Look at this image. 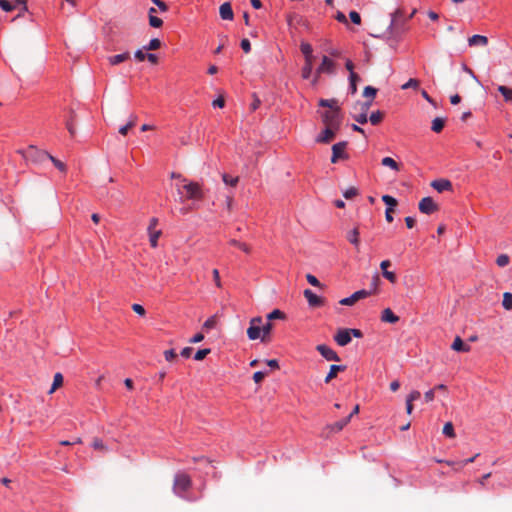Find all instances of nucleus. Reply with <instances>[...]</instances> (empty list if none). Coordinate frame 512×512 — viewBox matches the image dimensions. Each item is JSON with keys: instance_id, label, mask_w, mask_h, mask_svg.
<instances>
[{"instance_id": "nucleus-40", "label": "nucleus", "mask_w": 512, "mask_h": 512, "mask_svg": "<svg viewBox=\"0 0 512 512\" xmlns=\"http://www.w3.org/2000/svg\"><path fill=\"white\" fill-rule=\"evenodd\" d=\"M502 305L503 307L506 309V310H511L512 309V294L509 293V292H505L503 294V301H502Z\"/></svg>"}, {"instance_id": "nucleus-36", "label": "nucleus", "mask_w": 512, "mask_h": 512, "mask_svg": "<svg viewBox=\"0 0 512 512\" xmlns=\"http://www.w3.org/2000/svg\"><path fill=\"white\" fill-rule=\"evenodd\" d=\"M149 233V241L150 245L153 248H156L158 245V239L161 236L162 232L160 230L154 231V232H148Z\"/></svg>"}, {"instance_id": "nucleus-43", "label": "nucleus", "mask_w": 512, "mask_h": 512, "mask_svg": "<svg viewBox=\"0 0 512 512\" xmlns=\"http://www.w3.org/2000/svg\"><path fill=\"white\" fill-rule=\"evenodd\" d=\"M284 318H285V314L278 309L273 310L272 312H270L267 315V320L270 322L274 319H284Z\"/></svg>"}, {"instance_id": "nucleus-6", "label": "nucleus", "mask_w": 512, "mask_h": 512, "mask_svg": "<svg viewBox=\"0 0 512 512\" xmlns=\"http://www.w3.org/2000/svg\"><path fill=\"white\" fill-rule=\"evenodd\" d=\"M191 487V479L185 473H179L175 476L173 489L174 492L180 495L182 492L187 491Z\"/></svg>"}, {"instance_id": "nucleus-30", "label": "nucleus", "mask_w": 512, "mask_h": 512, "mask_svg": "<svg viewBox=\"0 0 512 512\" xmlns=\"http://www.w3.org/2000/svg\"><path fill=\"white\" fill-rule=\"evenodd\" d=\"M273 329V325L270 321H267L265 324H261V330H262V337H261V341L262 342H266L271 331Z\"/></svg>"}, {"instance_id": "nucleus-12", "label": "nucleus", "mask_w": 512, "mask_h": 512, "mask_svg": "<svg viewBox=\"0 0 512 512\" xmlns=\"http://www.w3.org/2000/svg\"><path fill=\"white\" fill-rule=\"evenodd\" d=\"M347 142L342 141L333 145L331 160L345 159L348 158L346 154Z\"/></svg>"}, {"instance_id": "nucleus-10", "label": "nucleus", "mask_w": 512, "mask_h": 512, "mask_svg": "<svg viewBox=\"0 0 512 512\" xmlns=\"http://www.w3.org/2000/svg\"><path fill=\"white\" fill-rule=\"evenodd\" d=\"M338 131V128L325 126L324 130L317 136L316 141L319 143H329L335 138Z\"/></svg>"}, {"instance_id": "nucleus-14", "label": "nucleus", "mask_w": 512, "mask_h": 512, "mask_svg": "<svg viewBox=\"0 0 512 512\" xmlns=\"http://www.w3.org/2000/svg\"><path fill=\"white\" fill-rule=\"evenodd\" d=\"M334 340L339 346H346L351 342V332L349 329H340L335 334Z\"/></svg>"}, {"instance_id": "nucleus-13", "label": "nucleus", "mask_w": 512, "mask_h": 512, "mask_svg": "<svg viewBox=\"0 0 512 512\" xmlns=\"http://www.w3.org/2000/svg\"><path fill=\"white\" fill-rule=\"evenodd\" d=\"M317 351L328 361H340L338 354L327 345L320 344L316 347Z\"/></svg>"}, {"instance_id": "nucleus-33", "label": "nucleus", "mask_w": 512, "mask_h": 512, "mask_svg": "<svg viewBox=\"0 0 512 512\" xmlns=\"http://www.w3.org/2000/svg\"><path fill=\"white\" fill-rule=\"evenodd\" d=\"M444 124H445L444 119L437 117L432 121L431 129H432V131L439 133L443 130Z\"/></svg>"}, {"instance_id": "nucleus-53", "label": "nucleus", "mask_w": 512, "mask_h": 512, "mask_svg": "<svg viewBox=\"0 0 512 512\" xmlns=\"http://www.w3.org/2000/svg\"><path fill=\"white\" fill-rule=\"evenodd\" d=\"M349 17H350V20L354 24H356V25H360L361 24V16H360V14L357 11H350Z\"/></svg>"}, {"instance_id": "nucleus-24", "label": "nucleus", "mask_w": 512, "mask_h": 512, "mask_svg": "<svg viewBox=\"0 0 512 512\" xmlns=\"http://www.w3.org/2000/svg\"><path fill=\"white\" fill-rule=\"evenodd\" d=\"M451 348L457 352H468L470 350V346L465 344L459 336L454 339Z\"/></svg>"}, {"instance_id": "nucleus-28", "label": "nucleus", "mask_w": 512, "mask_h": 512, "mask_svg": "<svg viewBox=\"0 0 512 512\" xmlns=\"http://www.w3.org/2000/svg\"><path fill=\"white\" fill-rule=\"evenodd\" d=\"M300 51L303 54L304 59L315 58L313 55V48H312L311 44H309L307 42L301 43Z\"/></svg>"}, {"instance_id": "nucleus-15", "label": "nucleus", "mask_w": 512, "mask_h": 512, "mask_svg": "<svg viewBox=\"0 0 512 512\" xmlns=\"http://www.w3.org/2000/svg\"><path fill=\"white\" fill-rule=\"evenodd\" d=\"M315 58L304 59V65L301 69V77L305 80L312 79L313 74V62Z\"/></svg>"}, {"instance_id": "nucleus-55", "label": "nucleus", "mask_w": 512, "mask_h": 512, "mask_svg": "<svg viewBox=\"0 0 512 512\" xmlns=\"http://www.w3.org/2000/svg\"><path fill=\"white\" fill-rule=\"evenodd\" d=\"M478 456H479V454H476V455H474V456H473V457H471V458H468V459H466V460H464V461H460V462H458V463H457V464H458V468H457V469H462V468H463V467H465L467 464H469V463H473V462L475 461V459H476Z\"/></svg>"}, {"instance_id": "nucleus-56", "label": "nucleus", "mask_w": 512, "mask_h": 512, "mask_svg": "<svg viewBox=\"0 0 512 512\" xmlns=\"http://www.w3.org/2000/svg\"><path fill=\"white\" fill-rule=\"evenodd\" d=\"M240 46L245 53H249L251 51L250 41L246 38L241 40Z\"/></svg>"}, {"instance_id": "nucleus-59", "label": "nucleus", "mask_w": 512, "mask_h": 512, "mask_svg": "<svg viewBox=\"0 0 512 512\" xmlns=\"http://www.w3.org/2000/svg\"><path fill=\"white\" fill-rule=\"evenodd\" d=\"M164 357L167 361H172L177 357V354L174 349H170L164 352Z\"/></svg>"}, {"instance_id": "nucleus-4", "label": "nucleus", "mask_w": 512, "mask_h": 512, "mask_svg": "<svg viewBox=\"0 0 512 512\" xmlns=\"http://www.w3.org/2000/svg\"><path fill=\"white\" fill-rule=\"evenodd\" d=\"M23 160H57L47 151L41 150L36 146H28L26 149L19 151Z\"/></svg>"}, {"instance_id": "nucleus-37", "label": "nucleus", "mask_w": 512, "mask_h": 512, "mask_svg": "<svg viewBox=\"0 0 512 512\" xmlns=\"http://www.w3.org/2000/svg\"><path fill=\"white\" fill-rule=\"evenodd\" d=\"M443 434L449 438H455L456 434L454 431V426L451 422L445 423L443 427Z\"/></svg>"}, {"instance_id": "nucleus-1", "label": "nucleus", "mask_w": 512, "mask_h": 512, "mask_svg": "<svg viewBox=\"0 0 512 512\" xmlns=\"http://www.w3.org/2000/svg\"><path fill=\"white\" fill-rule=\"evenodd\" d=\"M171 178L179 180V182L176 183V187L179 192L181 188L185 190L187 199L199 200L203 198V192L199 183L188 182L186 178L175 172L171 173Z\"/></svg>"}, {"instance_id": "nucleus-32", "label": "nucleus", "mask_w": 512, "mask_h": 512, "mask_svg": "<svg viewBox=\"0 0 512 512\" xmlns=\"http://www.w3.org/2000/svg\"><path fill=\"white\" fill-rule=\"evenodd\" d=\"M497 90L504 97L505 101H512V89L503 85L498 86Z\"/></svg>"}, {"instance_id": "nucleus-23", "label": "nucleus", "mask_w": 512, "mask_h": 512, "mask_svg": "<svg viewBox=\"0 0 512 512\" xmlns=\"http://www.w3.org/2000/svg\"><path fill=\"white\" fill-rule=\"evenodd\" d=\"M346 366L344 365H331L330 370L325 377V383H329L332 379H334L339 372L345 371Z\"/></svg>"}, {"instance_id": "nucleus-21", "label": "nucleus", "mask_w": 512, "mask_h": 512, "mask_svg": "<svg viewBox=\"0 0 512 512\" xmlns=\"http://www.w3.org/2000/svg\"><path fill=\"white\" fill-rule=\"evenodd\" d=\"M157 10L154 7H151L148 10V16H149V25L153 28H160L163 25L162 19L155 16V13Z\"/></svg>"}, {"instance_id": "nucleus-42", "label": "nucleus", "mask_w": 512, "mask_h": 512, "mask_svg": "<svg viewBox=\"0 0 512 512\" xmlns=\"http://www.w3.org/2000/svg\"><path fill=\"white\" fill-rule=\"evenodd\" d=\"M222 179L226 185H230V186H236V184L238 183V180H239L238 177H233L226 173H224L222 175Z\"/></svg>"}, {"instance_id": "nucleus-22", "label": "nucleus", "mask_w": 512, "mask_h": 512, "mask_svg": "<svg viewBox=\"0 0 512 512\" xmlns=\"http://www.w3.org/2000/svg\"><path fill=\"white\" fill-rule=\"evenodd\" d=\"M320 107L328 108V110H341L337 99H320L318 102Z\"/></svg>"}, {"instance_id": "nucleus-63", "label": "nucleus", "mask_w": 512, "mask_h": 512, "mask_svg": "<svg viewBox=\"0 0 512 512\" xmlns=\"http://www.w3.org/2000/svg\"><path fill=\"white\" fill-rule=\"evenodd\" d=\"M213 107L223 108L225 106V99L222 96L216 98L213 103Z\"/></svg>"}, {"instance_id": "nucleus-49", "label": "nucleus", "mask_w": 512, "mask_h": 512, "mask_svg": "<svg viewBox=\"0 0 512 512\" xmlns=\"http://www.w3.org/2000/svg\"><path fill=\"white\" fill-rule=\"evenodd\" d=\"M92 446L94 449L96 450H101V451H107V448L106 446L104 445L103 441L99 438H95L92 442Z\"/></svg>"}, {"instance_id": "nucleus-2", "label": "nucleus", "mask_w": 512, "mask_h": 512, "mask_svg": "<svg viewBox=\"0 0 512 512\" xmlns=\"http://www.w3.org/2000/svg\"><path fill=\"white\" fill-rule=\"evenodd\" d=\"M417 13V9H413L411 13H409L407 18H404L403 11L398 9L392 16L391 24L389 26L392 34H400L407 30L406 22L412 19Z\"/></svg>"}, {"instance_id": "nucleus-7", "label": "nucleus", "mask_w": 512, "mask_h": 512, "mask_svg": "<svg viewBox=\"0 0 512 512\" xmlns=\"http://www.w3.org/2000/svg\"><path fill=\"white\" fill-rule=\"evenodd\" d=\"M249 324L250 325L247 329L248 338L250 340L261 339V337H262V330H261L262 318L254 317L250 320Z\"/></svg>"}, {"instance_id": "nucleus-60", "label": "nucleus", "mask_w": 512, "mask_h": 512, "mask_svg": "<svg viewBox=\"0 0 512 512\" xmlns=\"http://www.w3.org/2000/svg\"><path fill=\"white\" fill-rule=\"evenodd\" d=\"M420 396H421L420 392H419V391H417V390H414V391H412V392L407 396L406 400H407V401H409V402H412V403H413V401L418 400V399L420 398Z\"/></svg>"}, {"instance_id": "nucleus-45", "label": "nucleus", "mask_w": 512, "mask_h": 512, "mask_svg": "<svg viewBox=\"0 0 512 512\" xmlns=\"http://www.w3.org/2000/svg\"><path fill=\"white\" fill-rule=\"evenodd\" d=\"M509 256L507 254H501L497 257L496 259V264L499 266V267H505L506 265L509 264Z\"/></svg>"}, {"instance_id": "nucleus-58", "label": "nucleus", "mask_w": 512, "mask_h": 512, "mask_svg": "<svg viewBox=\"0 0 512 512\" xmlns=\"http://www.w3.org/2000/svg\"><path fill=\"white\" fill-rule=\"evenodd\" d=\"M358 193L357 189L354 188V187H351L349 189H347L345 192H344V197L346 199H351L353 198L354 196H356Z\"/></svg>"}, {"instance_id": "nucleus-27", "label": "nucleus", "mask_w": 512, "mask_h": 512, "mask_svg": "<svg viewBox=\"0 0 512 512\" xmlns=\"http://www.w3.org/2000/svg\"><path fill=\"white\" fill-rule=\"evenodd\" d=\"M487 43H488L487 37L482 36V35H473L472 37H470L468 39L469 46H476V45L485 46Z\"/></svg>"}, {"instance_id": "nucleus-41", "label": "nucleus", "mask_w": 512, "mask_h": 512, "mask_svg": "<svg viewBox=\"0 0 512 512\" xmlns=\"http://www.w3.org/2000/svg\"><path fill=\"white\" fill-rule=\"evenodd\" d=\"M229 243H230L231 245H233V246L238 247L239 249H241V250H242L243 252H245L246 254H249V253L251 252L250 247H249L247 244H245V243L239 242V241H237V240H235V239H231V240L229 241Z\"/></svg>"}, {"instance_id": "nucleus-54", "label": "nucleus", "mask_w": 512, "mask_h": 512, "mask_svg": "<svg viewBox=\"0 0 512 512\" xmlns=\"http://www.w3.org/2000/svg\"><path fill=\"white\" fill-rule=\"evenodd\" d=\"M306 280L312 286H315V287H320L321 286L320 281L314 275H312V274H307L306 275Z\"/></svg>"}, {"instance_id": "nucleus-8", "label": "nucleus", "mask_w": 512, "mask_h": 512, "mask_svg": "<svg viewBox=\"0 0 512 512\" xmlns=\"http://www.w3.org/2000/svg\"><path fill=\"white\" fill-rule=\"evenodd\" d=\"M349 422L350 417H346L340 421L335 422L334 424H328L323 428L321 436L328 438L331 434L340 432Z\"/></svg>"}, {"instance_id": "nucleus-35", "label": "nucleus", "mask_w": 512, "mask_h": 512, "mask_svg": "<svg viewBox=\"0 0 512 512\" xmlns=\"http://www.w3.org/2000/svg\"><path fill=\"white\" fill-rule=\"evenodd\" d=\"M377 94V89L372 86H366L363 91L364 97L368 98V101H373Z\"/></svg>"}, {"instance_id": "nucleus-26", "label": "nucleus", "mask_w": 512, "mask_h": 512, "mask_svg": "<svg viewBox=\"0 0 512 512\" xmlns=\"http://www.w3.org/2000/svg\"><path fill=\"white\" fill-rule=\"evenodd\" d=\"M129 58H130L129 52H124L122 54L110 56L108 58V61L111 65H118V64L128 60Z\"/></svg>"}, {"instance_id": "nucleus-5", "label": "nucleus", "mask_w": 512, "mask_h": 512, "mask_svg": "<svg viewBox=\"0 0 512 512\" xmlns=\"http://www.w3.org/2000/svg\"><path fill=\"white\" fill-rule=\"evenodd\" d=\"M321 118L324 126L340 129L343 121V114L341 110H327L321 114Z\"/></svg>"}, {"instance_id": "nucleus-47", "label": "nucleus", "mask_w": 512, "mask_h": 512, "mask_svg": "<svg viewBox=\"0 0 512 512\" xmlns=\"http://www.w3.org/2000/svg\"><path fill=\"white\" fill-rule=\"evenodd\" d=\"M211 352L210 349L208 348H205V349H200L198 350L195 355H194V359L197 360V361H201L203 360L209 353Z\"/></svg>"}, {"instance_id": "nucleus-34", "label": "nucleus", "mask_w": 512, "mask_h": 512, "mask_svg": "<svg viewBox=\"0 0 512 512\" xmlns=\"http://www.w3.org/2000/svg\"><path fill=\"white\" fill-rule=\"evenodd\" d=\"M161 47V41L158 38H153L147 45L143 47L144 50L153 51Z\"/></svg>"}, {"instance_id": "nucleus-16", "label": "nucleus", "mask_w": 512, "mask_h": 512, "mask_svg": "<svg viewBox=\"0 0 512 512\" xmlns=\"http://www.w3.org/2000/svg\"><path fill=\"white\" fill-rule=\"evenodd\" d=\"M391 266L390 260H383L380 263V268L382 270L383 277L386 278L389 282L395 283L397 278L394 272L389 271V267Z\"/></svg>"}, {"instance_id": "nucleus-20", "label": "nucleus", "mask_w": 512, "mask_h": 512, "mask_svg": "<svg viewBox=\"0 0 512 512\" xmlns=\"http://www.w3.org/2000/svg\"><path fill=\"white\" fill-rule=\"evenodd\" d=\"M359 235H360V232H359V229L357 227H355L351 231L347 232V234H346L347 240L352 245H354L357 250L359 249V245H360Z\"/></svg>"}, {"instance_id": "nucleus-39", "label": "nucleus", "mask_w": 512, "mask_h": 512, "mask_svg": "<svg viewBox=\"0 0 512 512\" xmlns=\"http://www.w3.org/2000/svg\"><path fill=\"white\" fill-rule=\"evenodd\" d=\"M383 119V113L381 111L372 112L369 120L372 125H378Z\"/></svg>"}, {"instance_id": "nucleus-38", "label": "nucleus", "mask_w": 512, "mask_h": 512, "mask_svg": "<svg viewBox=\"0 0 512 512\" xmlns=\"http://www.w3.org/2000/svg\"><path fill=\"white\" fill-rule=\"evenodd\" d=\"M382 201L388 206L387 208H392L393 211L398 204L397 200L390 195H383Z\"/></svg>"}, {"instance_id": "nucleus-3", "label": "nucleus", "mask_w": 512, "mask_h": 512, "mask_svg": "<svg viewBox=\"0 0 512 512\" xmlns=\"http://www.w3.org/2000/svg\"><path fill=\"white\" fill-rule=\"evenodd\" d=\"M336 73V63L328 56L324 55L321 59V63L315 69L314 76L312 78L311 84L313 86L317 85L321 75L328 74L333 75Z\"/></svg>"}, {"instance_id": "nucleus-61", "label": "nucleus", "mask_w": 512, "mask_h": 512, "mask_svg": "<svg viewBox=\"0 0 512 512\" xmlns=\"http://www.w3.org/2000/svg\"><path fill=\"white\" fill-rule=\"evenodd\" d=\"M152 2L157 5V7L160 9L161 12L168 11V6L165 2L162 0H152Z\"/></svg>"}, {"instance_id": "nucleus-57", "label": "nucleus", "mask_w": 512, "mask_h": 512, "mask_svg": "<svg viewBox=\"0 0 512 512\" xmlns=\"http://www.w3.org/2000/svg\"><path fill=\"white\" fill-rule=\"evenodd\" d=\"M132 310L140 316H144L146 313L144 307L136 303L132 305Z\"/></svg>"}, {"instance_id": "nucleus-18", "label": "nucleus", "mask_w": 512, "mask_h": 512, "mask_svg": "<svg viewBox=\"0 0 512 512\" xmlns=\"http://www.w3.org/2000/svg\"><path fill=\"white\" fill-rule=\"evenodd\" d=\"M304 297L307 299L309 305L312 307L320 306L323 303V300L310 289L304 290Z\"/></svg>"}, {"instance_id": "nucleus-44", "label": "nucleus", "mask_w": 512, "mask_h": 512, "mask_svg": "<svg viewBox=\"0 0 512 512\" xmlns=\"http://www.w3.org/2000/svg\"><path fill=\"white\" fill-rule=\"evenodd\" d=\"M0 7L6 12H10L16 8V5L10 0H0Z\"/></svg>"}, {"instance_id": "nucleus-25", "label": "nucleus", "mask_w": 512, "mask_h": 512, "mask_svg": "<svg viewBox=\"0 0 512 512\" xmlns=\"http://www.w3.org/2000/svg\"><path fill=\"white\" fill-rule=\"evenodd\" d=\"M381 320L388 323H396L399 321V317L390 308H386L382 312Z\"/></svg>"}, {"instance_id": "nucleus-17", "label": "nucleus", "mask_w": 512, "mask_h": 512, "mask_svg": "<svg viewBox=\"0 0 512 512\" xmlns=\"http://www.w3.org/2000/svg\"><path fill=\"white\" fill-rule=\"evenodd\" d=\"M219 14L223 20H233L234 13L231 4L229 2L221 4L219 8Z\"/></svg>"}, {"instance_id": "nucleus-9", "label": "nucleus", "mask_w": 512, "mask_h": 512, "mask_svg": "<svg viewBox=\"0 0 512 512\" xmlns=\"http://www.w3.org/2000/svg\"><path fill=\"white\" fill-rule=\"evenodd\" d=\"M370 295H371L370 291H367V290H364V289L363 290H359V291L354 292L351 296L341 299L339 301V303L341 305H345V306H352L357 301H359L361 299H364V298H367Z\"/></svg>"}, {"instance_id": "nucleus-11", "label": "nucleus", "mask_w": 512, "mask_h": 512, "mask_svg": "<svg viewBox=\"0 0 512 512\" xmlns=\"http://www.w3.org/2000/svg\"><path fill=\"white\" fill-rule=\"evenodd\" d=\"M419 210L424 214H432L438 210V205L431 197H424L419 202Z\"/></svg>"}, {"instance_id": "nucleus-50", "label": "nucleus", "mask_w": 512, "mask_h": 512, "mask_svg": "<svg viewBox=\"0 0 512 512\" xmlns=\"http://www.w3.org/2000/svg\"><path fill=\"white\" fill-rule=\"evenodd\" d=\"M353 118L356 122H358L359 124H365L367 123L368 121V117H367V114L366 113H361L359 112L358 114H354L353 115Z\"/></svg>"}, {"instance_id": "nucleus-52", "label": "nucleus", "mask_w": 512, "mask_h": 512, "mask_svg": "<svg viewBox=\"0 0 512 512\" xmlns=\"http://www.w3.org/2000/svg\"><path fill=\"white\" fill-rule=\"evenodd\" d=\"M419 86V81L417 79H409L405 84L402 85V89H409V88H417Z\"/></svg>"}, {"instance_id": "nucleus-19", "label": "nucleus", "mask_w": 512, "mask_h": 512, "mask_svg": "<svg viewBox=\"0 0 512 512\" xmlns=\"http://www.w3.org/2000/svg\"><path fill=\"white\" fill-rule=\"evenodd\" d=\"M431 186L440 193L446 190H450L452 188L451 182L446 179L434 180L431 182Z\"/></svg>"}, {"instance_id": "nucleus-62", "label": "nucleus", "mask_w": 512, "mask_h": 512, "mask_svg": "<svg viewBox=\"0 0 512 512\" xmlns=\"http://www.w3.org/2000/svg\"><path fill=\"white\" fill-rule=\"evenodd\" d=\"M266 376V373L265 372H262V371H257L253 374V380L256 382V383H260Z\"/></svg>"}, {"instance_id": "nucleus-46", "label": "nucleus", "mask_w": 512, "mask_h": 512, "mask_svg": "<svg viewBox=\"0 0 512 512\" xmlns=\"http://www.w3.org/2000/svg\"><path fill=\"white\" fill-rule=\"evenodd\" d=\"M217 324V318L216 316H211L210 318H208L204 324H203V328L206 329V330H210V329H213L215 328Z\"/></svg>"}, {"instance_id": "nucleus-29", "label": "nucleus", "mask_w": 512, "mask_h": 512, "mask_svg": "<svg viewBox=\"0 0 512 512\" xmlns=\"http://www.w3.org/2000/svg\"><path fill=\"white\" fill-rule=\"evenodd\" d=\"M360 80V77L357 73H352L349 75V92L354 95L357 92V82Z\"/></svg>"}, {"instance_id": "nucleus-31", "label": "nucleus", "mask_w": 512, "mask_h": 512, "mask_svg": "<svg viewBox=\"0 0 512 512\" xmlns=\"http://www.w3.org/2000/svg\"><path fill=\"white\" fill-rule=\"evenodd\" d=\"M63 384V375L61 373H56L54 375L53 384L49 390V394L54 393L59 387H61Z\"/></svg>"}, {"instance_id": "nucleus-48", "label": "nucleus", "mask_w": 512, "mask_h": 512, "mask_svg": "<svg viewBox=\"0 0 512 512\" xmlns=\"http://www.w3.org/2000/svg\"><path fill=\"white\" fill-rule=\"evenodd\" d=\"M135 125V118L130 120L126 125L119 128V133L126 136L128 131Z\"/></svg>"}, {"instance_id": "nucleus-64", "label": "nucleus", "mask_w": 512, "mask_h": 512, "mask_svg": "<svg viewBox=\"0 0 512 512\" xmlns=\"http://www.w3.org/2000/svg\"><path fill=\"white\" fill-rule=\"evenodd\" d=\"M384 165L389 166L395 171H399L402 168L401 162H382Z\"/></svg>"}, {"instance_id": "nucleus-51", "label": "nucleus", "mask_w": 512, "mask_h": 512, "mask_svg": "<svg viewBox=\"0 0 512 512\" xmlns=\"http://www.w3.org/2000/svg\"><path fill=\"white\" fill-rule=\"evenodd\" d=\"M371 106V101H366V102H360V103H357V105L355 106V109L357 107H359V110L361 113H368V110Z\"/></svg>"}]
</instances>
